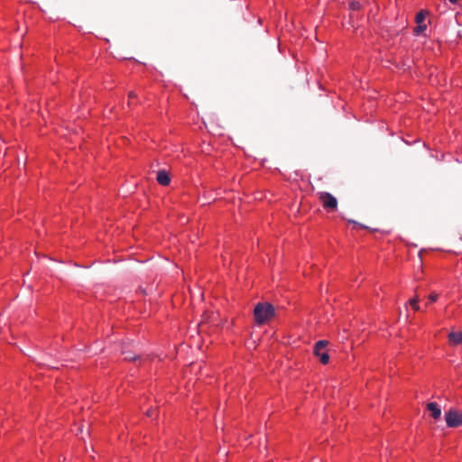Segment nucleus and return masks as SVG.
Wrapping results in <instances>:
<instances>
[{"label": "nucleus", "instance_id": "f257e3e1", "mask_svg": "<svg viewBox=\"0 0 462 462\" xmlns=\"http://www.w3.org/2000/svg\"><path fill=\"white\" fill-rule=\"evenodd\" d=\"M275 315L274 307L268 302H259L254 310V317L257 325L267 323Z\"/></svg>", "mask_w": 462, "mask_h": 462}, {"label": "nucleus", "instance_id": "f03ea898", "mask_svg": "<svg viewBox=\"0 0 462 462\" xmlns=\"http://www.w3.org/2000/svg\"><path fill=\"white\" fill-rule=\"evenodd\" d=\"M317 196L323 208L328 211H335L337 208V199L329 192H319Z\"/></svg>", "mask_w": 462, "mask_h": 462}, {"label": "nucleus", "instance_id": "7ed1b4c3", "mask_svg": "<svg viewBox=\"0 0 462 462\" xmlns=\"http://www.w3.org/2000/svg\"><path fill=\"white\" fill-rule=\"evenodd\" d=\"M328 345V341L327 340H319L316 342L313 349L314 355L319 357L320 363L322 365H327L329 362V356L327 351V346Z\"/></svg>", "mask_w": 462, "mask_h": 462}, {"label": "nucleus", "instance_id": "20e7f679", "mask_svg": "<svg viewBox=\"0 0 462 462\" xmlns=\"http://www.w3.org/2000/svg\"><path fill=\"white\" fill-rule=\"evenodd\" d=\"M445 420L448 428H457L462 425V413L451 409L445 413Z\"/></svg>", "mask_w": 462, "mask_h": 462}, {"label": "nucleus", "instance_id": "39448f33", "mask_svg": "<svg viewBox=\"0 0 462 462\" xmlns=\"http://www.w3.org/2000/svg\"><path fill=\"white\" fill-rule=\"evenodd\" d=\"M427 411L434 420H439L441 416V408L437 402H429L426 406Z\"/></svg>", "mask_w": 462, "mask_h": 462}, {"label": "nucleus", "instance_id": "423d86ee", "mask_svg": "<svg viewBox=\"0 0 462 462\" xmlns=\"http://www.w3.org/2000/svg\"><path fill=\"white\" fill-rule=\"evenodd\" d=\"M156 180L158 183L162 186H168L171 182V177L169 173L164 170L159 171L157 172Z\"/></svg>", "mask_w": 462, "mask_h": 462}, {"label": "nucleus", "instance_id": "0eeeda50", "mask_svg": "<svg viewBox=\"0 0 462 462\" xmlns=\"http://www.w3.org/2000/svg\"><path fill=\"white\" fill-rule=\"evenodd\" d=\"M448 341L452 346H457L462 343V332H450Z\"/></svg>", "mask_w": 462, "mask_h": 462}, {"label": "nucleus", "instance_id": "6e6552de", "mask_svg": "<svg viewBox=\"0 0 462 462\" xmlns=\"http://www.w3.org/2000/svg\"><path fill=\"white\" fill-rule=\"evenodd\" d=\"M122 353H123V355H125V359L128 360V361H135L139 358V356L133 355L132 353H130L128 351H123Z\"/></svg>", "mask_w": 462, "mask_h": 462}, {"label": "nucleus", "instance_id": "1a4fd4ad", "mask_svg": "<svg viewBox=\"0 0 462 462\" xmlns=\"http://www.w3.org/2000/svg\"><path fill=\"white\" fill-rule=\"evenodd\" d=\"M419 302V298L416 296L412 299L410 300L409 303L411 304V306L412 307V309L414 310H420V306L418 304Z\"/></svg>", "mask_w": 462, "mask_h": 462}, {"label": "nucleus", "instance_id": "9d476101", "mask_svg": "<svg viewBox=\"0 0 462 462\" xmlns=\"http://www.w3.org/2000/svg\"><path fill=\"white\" fill-rule=\"evenodd\" d=\"M425 16L426 14L424 13V11H420V13H418L416 15V23L418 24L422 23L423 21L425 20Z\"/></svg>", "mask_w": 462, "mask_h": 462}, {"label": "nucleus", "instance_id": "9b49d317", "mask_svg": "<svg viewBox=\"0 0 462 462\" xmlns=\"http://www.w3.org/2000/svg\"><path fill=\"white\" fill-rule=\"evenodd\" d=\"M426 30V24H422V23H420L418 24L415 29H414V32L416 34H420L422 33L424 31Z\"/></svg>", "mask_w": 462, "mask_h": 462}, {"label": "nucleus", "instance_id": "f8f14e48", "mask_svg": "<svg viewBox=\"0 0 462 462\" xmlns=\"http://www.w3.org/2000/svg\"><path fill=\"white\" fill-rule=\"evenodd\" d=\"M349 8L353 11L359 10L361 8V4L357 1H352L349 4Z\"/></svg>", "mask_w": 462, "mask_h": 462}, {"label": "nucleus", "instance_id": "ddd939ff", "mask_svg": "<svg viewBox=\"0 0 462 462\" xmlns=\"http://www.w3.org/2000/svg\"><path fill=\"white\" fill-rule=\"evenodd\" d=\"M438 298H439V295H438V293H436V292H432V293H431V294H430V296H429V300H430V302H435V301H437Z\"/></svg>", "mask_w": 462, "mask_h": 462}, {"label": "nucleus", "instance_id": "4468645a", "mask_svg": "<svg viewBox=\"0 0 462 462\" xmlns=\"http://www.w3.org/2000/svg\"><path fill=\"white\" fill-rule=\"evenodd\" d=\"M348 222H349V223H353V224H355V225H357V226H360V227H362V228H365V226H363V225H361V224H358V223H357V222H356L355 220H348Z\"/></svg>", "mask_w": 462, "mask_h": 462}, {"label": "nucleus", "instance_id": "2eb2a0df", "mask_svg": "<svg viewBox=\"0 0 462 462\" xmlns=\"http://www.w3.org/2000/svg\"><path fill=\"white\" fill-rule=\"evenodd\" d=\"M153 413H154V411L153 410H149L147 411L146 414L148 417H152L153 416Z\"/></svg>", "mask_w": 462, "mask_h": 462}, {"label": "nucleus", "instance_id": "dca6fc26", "mask_svg": "<svg viewBox=\"0 0 462 462\" xmlns=\"http://www.w3.org/2000/svg\"><path fill=\"white\" fill-rule=\"evenodd\" d=\"M136 97V94H135L134 92L131 91V92L129 93V97H130V98H134V97Z\"/></svg>", "mask_w": 462, "mask_h": 462}, {"label": "nucleus", "instance_id": "f3484780", "mask_svg": "<svg viewBox=\"0 0 462 462\" xmlns=\"http://www.w3.org/2000/svg\"><path fill=\"white\" fill-rule=\"evenodd\" d=\"M451 4H457L459 0H448Z\"/></svg>", "mask_w": 462, "mask_h": 462}]
</instances>
